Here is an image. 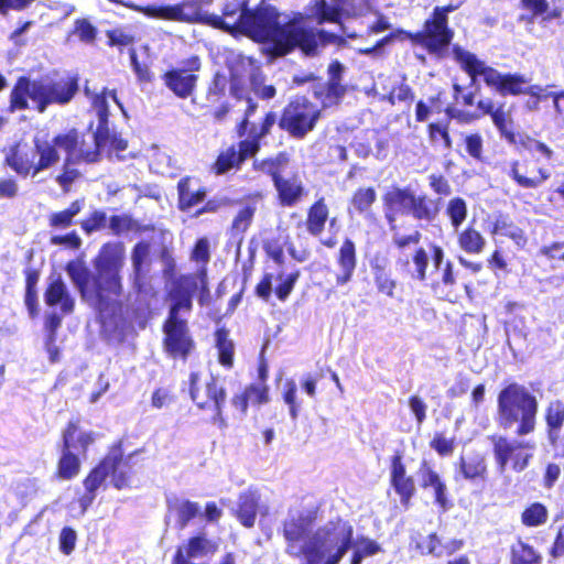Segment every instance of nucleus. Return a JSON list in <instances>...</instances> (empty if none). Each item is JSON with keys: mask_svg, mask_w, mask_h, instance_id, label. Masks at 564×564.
<instances>
[{"mask_svg": "<svg viewBox=\"0 0 564 564\" xmlns=\"http://www.w3.org/2000/svg\"><path fill=\"white\" fill-rule=\"evenodd\" d=\"M476 112L458 111L453 115L460 122H471L488 116L499 137L520 155L509 163L507 175L523 189H536L551 177V172L543 161L550 162L554 151L544 142L525 132L516 130L512 117L513 105L496 102L491 98H481L476 104Z\"/></svg>", "mask_w": 564, "mask_h": 564, "instance_id": "f257e3e1", "label": "nucleus"}, {"mask_svg": "<svg viewBox=\"0 0 564 564\" xmlns=\"http://www.w3.org/2000/svg\"><path fill=\"white\" fill-rule=\"evenodd\" d=\"M84 145L85 134L76 128L55 134L51 141L35 139L32 147L18 140L2 150V165L21 178H34L59 163L62 150L65 159L54 180L64 193H68L74 182L82 176L79 170L72 167V164L84 162L78 159Z\"/></svg>", "mask_w": 564, "mask_h": 564, "instance_id": "f03ea898", "label": "nucleus"}, {"mask_svg": "<svg viewBox=\"0 0 564 564\" xmlns=\"http://www.w3.org/2000/svg\"><path fill=\"white\" fill-rule=\"evenodd\" d=\"M315 516L297 513L282 523L285 553L305 564H339L352 545L354 527L341 518L313 532Z\"/></svg>", "mask_w": 564, "mask_h": 564, "instance_id": "7ed1b4c3", "label": "nucleus"}, {"mask_svg": "<svg viewBox=\"0 0 564 564\" xmlns=\"http://www.w3.org/2000/svg\"><path fill=\"white\" fill-rule=\"evenodd\" d=\"M124 259L122 242H106L93 259V270L74 263L66 267L82 301L99 314H109L121 306Z\"/></svg>", "mask_w": 564, "mask_h": 564, "instance_id": "20e7f679", "label": "nucleus"}, {"mask_svg": "<svg viewBox=\"0 0 564 564\" xmlns=\"http://www.w3.org/2000/svg\"><path fill=\"white\" fill-rule=\"evenodd\" d=\"M386 219L391 231V243L399 252L395 259L397 270L414 281L425 282L431 260L434 268L431 289L440 297L448 300L456 285V274L454 264L446 259L443 247L431 243L427 251L420 246L422 240L420 230L413 229L410 234H403L395 224L394 215L386 213Z\"/></svg>", "mask_w": 564, "mask_h": 564, "instance_id": "39448f33", "label": "nucleus"}, {"mask_svg": "<svg viewBox=\"0 0 564 564\" xmlns=\"http://www.w3.org/2000/svg\"><path fill=\"white\" fill-rule=\"evenodd\" d=\"M258 102L247 99V107L241 118L235 126V133L240 139L219 151L210 165V171L216 175H224L231 171L241 170L247 160L254 158L261 150L263 140L271 134L276 121V113L268 110L258 122L251 117L258 110Z\"/></svg>", "mask_w": 564, "mask_h": 564, "instance_id": "423d86ee", "label": "nucleus"}, {"mask_svg": "<svg viewBox=\"0 0 564 564\" xmlns=\"http://www.w3.org/2000/svg\"><path fill=\"white\" fill-rule=\"evenodd\" d=\"M195 291L194 276L182 274L173 281L172 288L167 292L171 304L162 324V347L165 355L173 360L185 362L196 350V341L188 322L180 315L182 311L189 313L193 310Z\"/></svg>", "mask_w": 564, "mask_h": 564, "instance_id": "0eeeda50", "label": "nucleus"}, {"mask_svg": "<svg viewBox=\"0 0 564 564\" xmlns=\"http://www.w3.org/2000/svg\"><path fill=\"white\" fill-rule=\"evenodd\" d=\"M538 413L539 400L524 384L511 381L499 390L496 422L500 429L514 427L517 436L531 434L536 429Z\"/></svg>", "mask_w": 564, "mask_h": 564, "instance_id": "6e6552de", "label": "nucleus"}, {"mask_svg": "<svg viewBox=\"0 0 564 564\" xmlns=\"http://www.w3.org/2000/svg\"><path fill=\"white\" fill-rule=\"evenodd\" d=\"M452 54L455 62L468 75L471 83H476L481 77L486 86L496 90L501 96H519L524 93V87L529 83L524 75L519 73H500L479 59L476 54L463 48L459 44L452 46Z\"/></svg>", "mask_w": 564, "mask_h": 564, "instance_id": "1a4fd4ad", "label": "nucleus"}, {"mask_svg": "<svg viewBox=\"0 0 564 564\" xmlns=\"http://www.w3.org/2000/svg\"><path fill=\"white\" fill-rule=\"evenodd\" d=\"M281 13L272 4L260 2L245 13V20L240 24V34L259 44H269L267 53L272 57H283V54L275 50L280 39Z\"/></svg>", "mask_w": 564, "mask_h": 564, "instance_id": "9d476101", "label": "nucleus"}, {"mask_svg": "<svg viewBox=\"0 0 564 564\" xmlns=\"http://www.w3.org/2000/svg\"><path fill=\"white\" fill-rule=\"evenodd\" d=\"M151 245L147 240L138 241L131 250L132 272L130 274V284L135 294L137 306L132 308L133 317L149 315L152 308V300L158 292L148 281V271L150 261Z\"/></svg>", "mask_w": 564, "mask_h": 564, "instance_id": "9b49d317", "label": "nucleus"}, {"mask_svg": "<svg viewBox=\"0 0 564 564\" xmlns=\"http://www.w3.org/2000/svg\"><path fill=\"white\" fill-rule=\"evenodd\" d=\"M322 110L306 96H296L282 108L275 123L295 140H303L315 130Z\"/></svg>", "mask_w": 564, "mask_h": 564, "instance_id": "f8f14e48", "label": "nucleus"}, {"mask_svg": "<svg viewBox=\"0 0 564 564\" xmlns=\"http://www.w3.org/2000/svg\"><path fill=\"white\" fill-rule=\"evenodd\" d=\"M397 33L413 45L423 47L430 55L444 58L448 53L455 32L446 21L434 13L424 21L422 30L416 32L398 30Z\"/></svg>", "mask_w": 564, "mask_h": 564, "instance_id": "ddd939ff", "label": "nucleus"}, {"mask_svg": "<svg viewBox=\"0 0 564 564\" xmlns=\"http://www.w3.org/2000/svg\"><path fill=\"white\" fill-rule=\"evenodd\" d=\"M188 393L198 410L212 412L215 422L220 426L226 425L224 408L227 391L216 377L210 376L208 380L202 382L199 372L192 371L188 376Z\"/></svg>", "mask_w": 564, "mask_h": 564, "instance_id": "4468645a", "label": "nucleus"}, {"mask_svg": "<svg viewBox=\"0 0 564 564\" xmlns=\"http://www.w3.org/2000/svg\"><path fill=\"white\" fill-rule=\"evenodd\" d=\"M126 8L132 9L150 19L162 21H173L181 23H199L209 26L207 18H213L202 9L200 0H187L175 4L158 6V4H126Z\"/></svg>", "mask_w": 564, "mask_h": 564, "instance_id": "2eb2a0df", "label": "nucleus"}, {"mask_svg": "<svg viewBox=\"0 0 564 564\" xmlns=\"http://www.w3.org/2000/svg\"><path fill=\"white\" fill-rule=\"evenodd\" d=\"M495 460L500 469L510 466L514 471H523L533 457L535 445L529 441L509 438L503 435H491Z\"/></svg>", "mask_w": 564, "mask_h": 564, "instance_id": "dca6fc26", "label": "nucleus"}, {"mask_svg": "<svg viewBox=\"0 0 564 564\" xmlns=\"http://www.w3.org/2000/svg\"><path fill=\"white\" fill-rule=\"evenodd\" d=\"M202 67L199 56L192 55L182 61L181 67H171L165 70L161 79L164 86L176 97L186 99L193 95L196 89L198 75Z\"/></svg>", "mask_w": 564, "mask_h": 564, "instance_id": "f3484780", "label": "nucleus"}, {"mask_svg": "<svg viewBox=\"0 0 564 564\" xmlns=\"http://www.w3.org/2000/svg\"><path fill=\"white\" fill-rule=\"evenodd\" d=\"M133 456L134 453L124 455L122 442L118 441L109 447L107 454L100 459V462L108 460L104 464V468L107 475L110 476L112 486L118 490L131 487L132 478L137 471Z\"/></svg>", "mask_w": 564, "mask_h": 564, "instance_id": "a211bd4d", "label": "nucleus"}, {"mask_svg": "<svg viewBox=\"0 0 564 564\" xmlns=\"http://www.w3.org/2000/svg\"><path fill=\"white\" fill-rule=\"evenodd\" d=\"M344 69V65L338 59H334L327 68V80L317 76L316 82L311 85L313 97L323 108L338 105L346 95L347 87L343 83Z\"/></svg>", "mask_w": 564, "mask_h": 564, "instance_id": "6ab92c4d", "label": "nucleus"}, {"mask_svg": "<svg viewBox=\"0 0 564 564\" xmlns=\"http://www.w3.org/2000/svg\"><path fill=\"white\" fill-rule=\"evenodd\" d=\"M301 276L300 269L289 273L280 270L276 274L264 272L254 286V295L263 302H269L272 294L280 302H285L295 289Z\"/></svg>", "mask_w": 564, "mask_h": 564, "instance_id": "aec40b11", "label": "nucleus"}, {"mask_svg": "<svg viewBox=\"0 0 564 564\" xmlns=\"http://www.w3.org/2000/svg\"><path fill=\"white\" fill-rule=\"evenodd\" d=\"M30 101L33 104V109L40 113L44 112L41 77L33 79L30 76L21 75L11 88L8 109L11 112L28 110Z\"/></svg>", "mask_w": 564, "mask_h": 564, "instance_id": "412c9836", "label": "nucleus"}, {"mask_svg": "<svg viewBox=\"0 0 564 564\" xmlns=\"http://www.w3.org/2000/svg\"><path fill=\"white\" fill-rule=\"evenodd\" d=\"M167 509L175 514L176 528L180 530L185 529L198 517H202L207 523H218L223 517V510L215 501L206 502L203 513L199 503L189 499L167 500Z\"/></svg>", "mask_w": 564, "mask_h": 564, "instance_id": "4be33fe9", "label": "nucleus"}, {"mask_svg": "<svg viewBox=\"0 0 564 564\" xmlns=\"http://www.w3.org/2000/svg\"><path fill=\"white\" fill-rule=\"evenodd\" d=\"M306 17L302 12H294L286 22H280V39L275 50L286 56L297 50L300 44L307 45L313 37L312 28L304 26Z\"/></svg>", "mask_w": 564, "mask_h": 564, "instance_id": "5701e85b", "label": "nucleus"}, {"mask_svg": "<svg viewBox=\"0 0 564 564\" xmlns=\"http://www.w3.org/2000/svg\"><path fill=\"white\" fill-rule=\"evenodd\" d=\"M43 88L44 111L51 105L64 106L72 101L79 90V79L76 75L51 78L41 77Z\"/></svg>", "mask_w": 564, "mask_h": 564, "instance_id": "b1692460", "label": "nucleus"}, {"mask_svg": "<svg viewBox=\"0 0 564 564\" xmlns=\"http://www.w3.org/2000/svg\"><path fill=\"white\" fill-rule=\"evenodd\" d=\"M128 149V140L123 139L118 133H111L109 130V123L106 126V132L102 131L101 135H98V128L94 132V148L84 149L80 151L78 159L84 160L85 163H96L100 161L101 152L111 158L115 155L117 159L122 160L121 152Z\"/></svg>", "mask_w": 564, "mask_h": 564, "instance_id": "393cba45", "label": "nucleus"}, {"mask_svg": "<svg viewBox=\"0 0 564 564\" xmlns=\"http://www.w3.org/2000/svg\"><path fill=\"white\" fill-rule=\"evenodd\" d=\"M390 486L400 498L401 506L409 509L416 494V485L414 477L408 474L401 451H395L390 457Z\"/></svg>", "mask_w": 564, "mask_h": 564, "instance_id": "a878e982", "label": "nucleus"}, {"mask_svg": "<svg viewBox=\"0 0 564 564\" xmlns=\"http://www.w3.org/2000/svg\"><path fill=\"white\" fill-rule=\"evenodd\" d=\"M465 545L463 539H451L442 543L436 532L423 536L420 532H414L410 536V546L420 555H432L434 557L451 556L460 551Z\"/></svg>", "mask_w": 564, "mask_h": 564, "instance_id": "bb28decb", "label": "nucleus"}, {"mask_svg": "<svg viewBox=\"0 0 564 564\" xmlns=\"http://www.w3.org/2000/svg\"><path fill=\"white\" fill-rule=\"evenodd\" d=\"M249 9V0H227L221 9V15L214 14L207 18L209 26L227 32L231 35L240 34V24Z\"/></svg>", "mask_w": 564, "mask_h": 564, "instance_id": "cd10ccee", "label": "nucleus"}, {"mask_svg": "<svg viewBox=\"0 0 564 564\" xmlns=\"http://www.w3.org/2000/svg\"><path fill=\"white\" fill-rule=\"evenodd\" d=\"M218 551V543L209 539L206 533L199 532L189 536L186 542L177 546L172 564H194L191 560L213 555Z\"/></svg>", "mask_w": 564, "mask_h": 564, "instance_id": "c85d7f7f", "label": "nucleus"}, {"mask_svg": "<svg viewBox=\"0 0 564 564\" xmlns=\"http://www.w3.org/2000/svg\"><path fill=\"white\" fill-rule=\"evenodd\" d=\"M95 441L96 433L94 431L83 430L78 419L69 420L62 431L61 448L74 452L85 458Z\"/></svg>", "mask_w": 564, "mask_h": 564, "instance_id": "c756f323", "label": "nucleus"}, {"mask_svg": "<svg viewBox=\"0 0 564 564\" xmlns=\"http://www.w3.org/2000/svg\"><path fill=\"white\" fill-rule=\"evenodd\" d=\"M269 401L270 389L269 386L263 382L249 383L242 391L235 393L230 399L231 405L240 417L247 415L249 402L254 405H262L267 404Z\"/></svg>", "mask_w": 564, "mask_h": 564, "instance_id": "7c9ffc66", "label": "nucleus"}, {"mask_svg": "<svg viewBox=\"0 0 564 564\" xmlns=\"http://www.w3.org/2000/svg\"><path fill=\"white\" fill-rule=\"evenodd\" d=\"M338 271L335 274L337 286H343L351 281L357 268V249L350 238H345L336 253Z\"/></svg>", "mask_w": 564, "mask_h": 564, "instance_id": "2f4dec72", "label": "nucleus"}, {"mask_svg": "<svg viewBox=\"0 0 564 564\" xmlns=\"http://www.w3.org/2000/svg\"><path fill=\"white\" fill-rule=\"evenodd\" d=\"M273 186L278 203L282 207H294L307 195V191L297 174L290 177L283 176Z\"/></svg>", "mask_w": 564, "mask_h": 564, "instance_id": "473e14b6", "label": "nucleus"}, {"mask_svg": "<svg viewBox=\"0 0 564 564\" xmlns=\"http://www.w3.org/2000/svg\"><path fill=\"white\" fill-rule=\"evenodd\" d=\"M107 462L108 460H99L98 464L94 466L83 479L84 492L77 499L78 506L83 512H85L93 505L97 497L98 489L108 477L106 469L104 468V464Z\"/></svg>", "mask_w": 564, "mask_h": 564, "instance_id": "72a5a7b5", "label": "nucleus"}, {"mask_svg": "<svg viewBox=\"0 0 564 564\" xmlns=\"http://www.w3.org/2000/svg\"><path fill=\"white\" fill-rule=\"evenodd\" d=\"M545 434L551 445H556L564 427V400H551L544 409Z\"/></svg>", "mask_w": 564, "mask_h": 564, "instance_id": "f704fd0d", "label": "nucleus"}, {"mask_svg": "<svg viewBox=\"0 0 564 564\" xmlns=\"http://www.w3.org/2000/svg\"><path fill=\"white\" fill-rule=\"evenodd\" d=\"M44 301L46 305L52 307L59 305L64 314L73 313L75 307L74 299L61 275L48 282L44 292Z\"/></svg>", "mask_w": 564, "mask_h": 564, "instance_id": "c9c22d12", "label": "nucleus"}, {"mask_svg": "<svg viewBox=\"0 0 564 564\" xmlns=\"http://www.w3.org/2000/svg\"><path fill=\"white\" fill-rule=\"evenodd\" d=\"M520 7L528 12V15L521 18L527 22H533L538 19L541 22H550L562 15V9L551 7L549 0H520Z\"/></svg>", "mask_w": 564, "mask_h": 564, "instance_id": "e433bc0d", "label": "nucleus"}, {"mask_svg": "<svg viewBox=\"0 0 564 564\" xmlns=\"http://www.w3.org/2000/svg\"><path fill=\"white\" fill-rule=\"evenodd\" d=\"M441 213V202L430 197L427 194H420L414 196L411 204L409 214L417 220L426 224L434 223Z\"/></svg>", "mask_w": 564, "mask_h": 564, "instance_id": "4c0bfd02", "label": "nucleus"}, {"mask_svg": "<svg viewBox=\"0 0 564 564\" xmlns=\"http://www.w3.org/2000/svg\"><path fill=\"white\" fill-rule=\"evenodd\" d=\"M191 181L189 176H184L177 182V207L181 212H188L198 204L204 203L207 196V188L205 186L192 189Z\"/></svg>", "mask_w": 564, "mask_h": 564, "instance_id": "58836bf2", "label": "nucleus"}, {"mask_svg": "<svg viewBox=\"0 0 564 564\" xmlns=\"http://www.w3.org/2000/svg\"><path fill=\"white\" fill-rule=\"evenodd\" d=\"M214 339L219 365L227 370L232 369L235 365L236 346L230 338L229 329L224 325L217 327L214 332Z\"/></svg>", "mask_w": 564, "mask_h": 564, "instance_id": "ea45409f", "label": "nucleus"}, {"mask_svg": "<svg viewBox=\"0 0 564 564\" xmlns=\"http://www.w3.org/2000/svg\"><path fill=\"white\" fill-rule=\"evenodd\" d=\"M82 458L84 457L74 452L59 448L54 478L58 481H69L76 478L82 470Z\"/></svg>", "mask_w": 564, "mask_h": 564, "instance_id": "a19ab883", "label": "nucleus"}, {"mask_svg": "<svg viewBox=\"0 0 564 564\" xmlns=\"http://www.w3.org/2000/svg\"><path fill=\"white\" fill-rule=\"evenodd\" d=\"M290 163V154L286 151H280L274 156L254 160L252 169L271 177L272 183H276L283 177L282 171Z\"/></svg>", "mask_w": 564, "mask_h": 564, "instance_id": "79ce46f5", "label": "nucleus"}, {"mask_svg": "<svg viewBox=\"0 0 564 564\" xmlns=\"http://www.w3.org/2000/svg\"><path fill=\"white\" fill-rule=\"evenodd\" d=\"M329 210L324 197L316 199L307 209L305 228L313 236L318 237L325 229Z\"/></svg>", "mask_w": 564, "mask_h": 564, "instance_id": "37998d69", "label": "nucleus"}, {"mask_svg": "<svg viewBox=\"0 0 564 564\" xmlns=\"http://www.w3.org/2000/svg\"><path fill=\"white\" fill-rule=\"evenodd\" d=\"M313 37L307 45L300 44L297 50L308 57L316 56L318 54L319 46H327L329 44H336L338 46L346 45V37L339 34H335L333 32L326 31L324 29H314L312 28Z\"/></svg>", "mask_w": 564, "mask_h": 564, "instance_id": "c03bdc74", "label": "nucleus"}, {"mask_svg": "<svg viewBox=\"0 0 564 564\" xmlns=\"http://www.w3.org/2000/svg\"><path fill=\"white\" fill-rule=\"evenodd\" d=\"M308 10L307 18L314 20L317 24L335 23L344 30L343 14L335 4L329 6L326 0H311Z\"/></svg>", "mask_w": 564, "mask_h": 564, "instance_id": "a18cd8bd", "label": "nucleus"}, {"mask_svg": "<svg viewBox=\"0 0 564 564\" xmlns=\"http://www.w3.org/2000/svg\"><path fill=\"white\" fill-rule=\"evenodd\" d=\"M456 241L458 248L467 254H480L487 245L484 235L473 224L457 232Z\"/></svg>", "mask_w": 564, "mask_h": 564, "instance_id": "49530a36", "label": "nucleus"}, {"mask_svg": "<svg viewBox=\"0 0 564 564\" xmlns=\"http://www.w3.org/2000/svg\"><path fill=\"white\" fill-rule=\"evenodd\" d=\"M510 564H542L543 556L532 544L518 538L509 549Z\"/></svg>", "mask_w": 564, "mask_h": 564, "instance_id": "de8ad7c7", "label": "nucleus"}, {"mask_svg": "<svg viewBox=\"0 0 564 564\" xmlns=\"http://www.w3.org/2000/svg\"><path fill=\"white\" fill-rule=\"evenodd\" d=\"M422 488H432L434 492V503L443 510L451 506L447 497V486L441 476L431 467L424 469L421 480Z\"/></svg>", "mask_w": 564, "mask_h": 564, "instance_id": "09e8293b", "label": "nucleus"}, {"mask_svg": "<svg viewBox=\"0 0 564 564\" xmlns=\"http://www.w3.org/2000/svg\"><path fill=\"white\" fill-rule=\"evenodd\" d=\"M259 509L258 498L251 492H242L239 496L235 516L245 528L254 527Z\"/></svg>", "mask_w": 564, "mask_h": 564, "instance_id": "8fccbe9b", "label": "nucleus"}, {"mask_svg": "<svg viewBox=\"0 0 564 564\" xmlns=\"http://www.w3.org/2000/svg\"><path fill=\"white\" fill-rule=\"evenodd\" d=\"M105 34L107 46L117 48L119 53H122L124 50L135 48L134 45L138 37L128 26H116L106 30Z\"/></svg>", "mask_w": 564, "mask_h": 564, "instance_id": "3c124183", "label": "nucleus"}, {"mask_svg": "<svg viewBox=\"0 0 564 564\" xmlns=\"http://www.w3.org/2000/svg\"><path fill=\"white\" fill-rule=\"evenodd\" d=\"M415 193L410 187H392L382 199L387 209L405 210L409 213Z\"/></svg>", "mask_w": 564, "mask_h": 564, "instance_id": "603ef678", "label": "nucleus"}, {"mask_svg": "<svg viewBox=\"0 0 564 564\" xmlns=\"http://www.w3.org/2000/svg\"><path fill=\"white\" fill-rule=\"evenodd\" d=\"M520 521L525 528L543 527L549 521V509L543 502H530L521 511Z\"/></svg>", "mask_w": 564, "mask_h": 564, "instance_id": "864d4df0", "label": "nucleus"}, {"mask_svg": "<svg viewBox=\"0 0 564 564\" xmlns=\"http://www.w3.org/2000/svg\"><path fill=\"white\" fill-rule=\"evenodd\" d=\"M377 200L375 187H358L349 199V212L368 216L371 213L372 205Z\"/></svg>", "mask_w": 564, "mask_h": 564, "instance_id": "5fc2aeb1", "label": "nucleus"}, {"mask_svg": "<svg viewBox=\"0 0 564 564\" xmlns=\"http://www.w3.org/2000/svg\"><path fill=\"white\" fill-rule=\"evenodd\" d=\"M459 468L464 478L469 480L485 479L487 474L486 459L480 454L459 458Z\"/></svg>", "mask_w": 564, "mask_h": 564, "instance_id": "6e6d98bb", "label": "nucleus"}, {"mask_svg": "<svg viewBox=\"0 0 564 564\" xmlns=\"http://www.w3.org/2000/svg\"><path fill=\"white\" fill-rule=\"evenodd\" d=\"M84 207V198L73 200L67 208L52 213L48 216V226L55 229H66L74 224V217Z\"/></svg>", "mask_w": 564, "mask_h": 564, "instance_id": "4d7b16f0", "label": "nucleus"}, {"mask_svg": "<svg viewBox=\"0 0 564 564\" xmlns=\"http://www.w3.org/2000/svg\"><path fill=\"white\" fill-rule=\"evenodd\" d=\"M109 95L116 102H118L116 90L110 91ZM107 96L108 91L106 88H104L101 93L95 94L91 97V105L95 108L98 118V135H101L102 131L106 132V126L109 123L110 113Z\"/></svg>", "mask_w": 564, "mask_h": 564, "instance_id": "13d9d810", "label": "nucleus"}, {"mask_svg": "<svg viewBox=\"0 0 564 564\" xmlns=\"http://www.w3.org/2000/svg\"><path fill=\"white\" fill-rule=\"evenodd\" d=\"M352 546L354 549L350 555L349 564H361L364 558L382 552V549L377 541L364 535L358 536L356 544H352L350 549Z\"/></svg>", "mask_w": 564, "mask_h": 564, "instance_id": "bf43d9fd", "label": "nucleus"}, {"mask_svg": "<svg viewBox=\"0 0 564 564\" xmlns=\"http://www.w3.org/2000/svg\"><path fill=\"white\" fill-rule=\"evenodd\" d=\"M373 282L377 291L388 297H394L397 281L392 278L391 272L383 264H371Z\"/></svg>", "mask_w": 564, "mask_h": 564, "instance_id": "052dcab7", "label": "nucleus"}, {"mask_svg": "<svg viewBox=\"0 0 564 564\" xmlns=\"http://www.w3.org/2000/svg\"><path fill=\"white\" fill-rule=\"evenodd\" d=\"M445 216L448 218L453 229L458 228L465 223L468 216V206L463 197H452L445 205Z\"/></svg>", "mask_w": 564, "mask_h": 564, "instance_id": "680f3d73", "label": "nucleus"}, {"mask_svg": "<svg viewBox=\"0 0 564 564\" xmlns=\"http://www.w3.org/2000/svg\"><path fill=\"white\" fill-rule=\"evenodd\" d=\"M25 275V295L24 302L31 315H35L37 311V292L36 284L40 279L37 269L28 268L24 271Z\"/></svg>", "mask_w": 564, "mask_h": 564, "instance_id": "e2e57ef3", "label": "nucleus"}, {"mask_svg": "<svg viewBox=\"0 0 564 564\" xmlns=\"http://www.w3.org/2000/svg\"><path fill=\"white\" fill-rule=\"evenodd\" d=\"M427 137L435 147H442L449 150L453 147V140L449 134L448 123L431 122L427 124Z\"/></svg>", "mask_w": 564, "mask_h": 564, "instance_id": "0e129e2a", "label": "nucleus"}, {"mask_svg": "<svg viewBox=\"0 0 564 564\" xmlns=\"http://www.w3.org/2000/svg\"><path fill=\"white\" fill-rule=\"evenodd\" d=\"M256 210L257 208L254 204H246L241 209H239L232 219L231 231L234 234L246 232L252 224Z\"/></svg>", "mask_w": 564, "mask_h": 564, "instance_id": "69168bd1", "label": "nucleus"}, {"mask_svg": "<svg viewBox=\"0 0 564 564\" xmlns=\"http://www.w3.org/2000/svg\"><path fill=\"white\" fill-rule=\"evenodd\" d=\"M227 86V78L224 74L217 72L213 75L207 89L206 99L209 104L214 105L225 97Z\"/></svg>", "mask_w": 564, "mask_h": 564, "instance_id": "338daca9", "label": "nucleus"}, {"mask_svg": "<svg viewBox=\"0 0 564 564\" xmlns=\"http://www.w3.org/2000/svg\"><path fill=\"white\" fill-rule=\"evenodd\" d=\"M466 153L477 162H484V139L479 132L468 133L464 137Z\"/></svg>", "mask_w": 564, "mask_h": 564, "instance_id": "774afa93", "label": "nucleus"}]
</instances>
